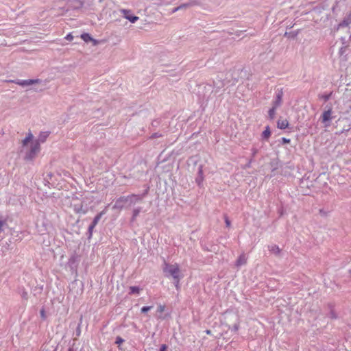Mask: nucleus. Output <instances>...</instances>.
<instances>
[{
  "label": "nucleus",
  "instance_id": "1",
  "mask_svg": "<svg viewBox=\"0 0 351 351\" xmlns=\"http://www.w3.org/2000/svg\"><path fill=\"white\" fill-rule=\"evenodd\" d=\"M147 191L141 195L132 194L128 196H121L117 199L115 204H114L113 209H122L124 207L125 204H128V206L136 204L138 202H142L143 197L147 194Z\"/></svg>",
  "mask_w": 351,
  "mask_h": 351
},
{
  "label": "nucleus",
  "instance_id": "2",
  "mask_svg": "<svg viewBox=\"0 0 351 351\" xmlns=\"http://www.w3.org/2000/svg\"><path fill=\"white\" fill-rule=\"evenodd\" d=\"M197 95L199 100L202 102H208L211 99V95L214 92L213 87L210 84H200L197 86Z\"/></svg>",
  "mask_w": 351,
  "mask_h": 351
},
{
  "label": "nucleus",
  "instance_id": "3",
  "mask_svg": "<svg viewBox=\"0 0 351 351\" xmlns=\"http://www.w3.org/2000/svg\"><path fill=\"white\" fill-rule=\"evenodd\" d=\"M163 272L166 277H172L177 279L180 276V269L177 264L171 265L167 263H164Z\"/></svg>",
  "mask_w": 351,
  "mask_h": 351
},
{
  "label": "nucleus",
  "instance_id": "4",
  "mask_svg": "<svg viewBox=\"0 0 351 351\" xmlns=\"http://www.w3.org/2000/svg\"><path fill=\"white\" fill-rule=\"evenodd\" d=\"M40 151V144L38 142H34L31 144V147L29 151L26 152L25 159L27 160H32Z\"/></svg>",
  "mask_w": 351,
  "mask_h": 351
},
{
  "label": "nucleus",
  "instance_id": "5",
  "mask_svg": "<svg viewBox=\"0 0 351 351\" xmlns=\"http://www.w3.org/2000/svg\"><path fill=\"white\" fill-rule=\"evenodd\" d=\"M240 69H234L232 71H230L226 74V80H227V83L231 84L232 85L237 83L239 80V72Z\"/></svg>",
  "mask_w": 351,
  "mask_h": 351
},
{
  "label": "nucleus",
  "instance_id": "6",
  "mask_svg": "<svg viewBox=\"0 0 351 351\" xmlns=\"http://www.w3.org/2000/svg\"><path fill=\"white\" fill-rule=\"evenodd\" d=\"M11 82L15 83L16 84H18L19 86H21L23 87L28 86L30 85H33L34 84H38L41 82V80L40 79H35V80H11Z\"/></svg>",
  "mask_w": 351,
  "mask_h": 351
},
{
  "label": "nucleus",
  "instance_id": "7",
  "mask_svg": "<svg viewBox=\"0 0 351 351\" xmlns=\"http://www.w3.org/2000/svg\"><path fill=\"white\" fill-rule=\"evenodd\" d=\"M227 80L223 79V76L217 75V81L213 82V90L215 93L219 92V90L222 88L226 84H228Z\"/></svg>",
  "mask_w": 351,
  "mask_h": 351
},
{
  "label": "nucleus",
  "instance_id": "8",
  "mask_svg": "<svg viewBox=\"0 0 351 351\" xmlns=\"http://www.w3.org/2000/svg\"><path fill=\"white\" fill-rule=\"evenodd\" d=\"M67 10H77L82 8L84 5V2L81 0H69L66 3Z\"/></svg>",
  "mask_w": 351,
  "mask_h": 351
},
{
  "label": "nucleus",
  "instance_id": "9",
  "mask_svg": "<svg viewBox=\"0 0 351 351\" xmlns=\"http://www.w3.org/2000/svg\"><path fill=\"white\" fill-rule=\"evenodd\" d=\"M326 108L327 110H325L324 112L322 114V122L326 123L329 121H330L332 119L335 118L334 116H332V110L331 107H328V106H326Z\"/></svg>",
  "mask_w": 351,
  "mask_h": 351
},
{
  "label": "nucleus",
  "instance_id": "10",
  "mask_svg": "<svg viewBox=\"0 0 351 351\" xmlns=\"http://www.w3.org/2000/svg\"><path fill=\"white\" fill-rule=\"evenodd\" d=\"M282 97H283L282 88L278 89L276 93L275 99L272 101V106H274V108H278L282 105Z\"/></svg>",
  "mask_w": 351,
  "mask_h": 351
},
{
  "label": "nucleus",
  "instance_id": "11",
  "mask_svg": "<svg viewBox=\"0 0 351 351\" xmlns=\"http://www.w3.org/2000/svg\"><path fill=\"white\" fill-rule=\"evenodd\" d=\"M121 12L123 14L124 18L128 19L132 23H134L136 21L138 20V17L134 15L132 13L131 10L123 9L121 10Z\"/></svg>",
  "mask_w": 351,
  "mask_h": 351
},
{
  "label": "nucleus",
  "instance_id": "12",
  "mask_svg": "<svg viewBox=\"0 0 351 351\" xmlns=\"http://www.w3.org/2000/svg\"><path fill=\"white\" fill-rule=\"evenodd\" d=\"M204 179V173H203V167H202V165H199L198 167L197 175L195 178V182L199 187L202 186V183H203Z\"/></svg>",
  "mask_w": 351,
  "mask_h": 351
},
{
  "label": "nucleus",
  "instance_id": "13",
  "mask_svg": "<svg viewBox=\"0 0 351 351\" xmlns=\"http://www.w3.org/2000/svg\"><path fill=\"white\" fill-rule=\"evenodd\" d=\"M269 250L276 256H280L281 250L277 245H272L268 246Z\"/></svg>",
  "mask_w": 351,
  "mask_h": 351
},
{
  "label": "nucleus",
  "instance_id": "14",
  "mask_svg": "<svg viewBox=\"0 0 351 351\" xmlns=\"http://www.w3.org/2000/svg\"><path fill=\"white\" fill-rule=\"evenodd\" d=\"M106 213L105 210L101 211L93 219V221L91 222L90 225L93 226H96L97 224L99 223L100 219H101L102 216Z\"/></svg>",
  "mask_w": 351,
  "mask_h": 351
},
{
  "label": "nucleus",
  "instance_id": "15",
  "mask_svg": "<svg viewBox=\"0 0 351 351\" xmlns=\"http://www.w3.org/2000/svg\"><path fill=\"white\" fill-rule=\"evenodd\" d=\"M49 133H50L49 132H41L39 134L38 139L36 142H38L39 143L45 142L46 139L47 138V137L49 135Z\"/></svg>",
  "mask_w": 351,
  "mask_h": 351
},
{
  "label": "nucleus",
  "instance_id": "16",
  "mask_svg": "<svg viewBox=\"0 0 351 351\" xmlns=\"http://www.w3.org/2000/svg\"><path fill=\"white\" fill-rule=\"evenodd\" d=\"M271 136V130L269 125L265 127V130L262 132L261 137L263 140L267 141Z\"/></svg>",
  "mask_w": 351,
  "mask_h": 351
},
{
  "label": "nucleus",
  "instance_id": "17",
  "mask_svg": "<svg viewBox=\"0 0 351 351\" xmlns=\"http://www.w3.org/2000/svg\"><path fill=\"white\" fill-rule=\"evenodd\" d=\"M289 122L287 119L285 120H278L277 122V127L279 129L285 130L289 127Z\"/></svg>",
  "mask_w": 351,
  "mask_h": 351
},
{
  "label": "nucleus",
  "instance_id": "18",
  "mask_svg": "<svg viewBox=\"0 0 351 351\" xmlns=\"http://www.w3.org/2000/svg\"><path fill=\"white\" fill-rule=\"evenodd\" d=\"M142 208L141 207H137L133 210L132 212V216L131 217L130 222H134L136 217L138 216L139 213L141 212Z\"/></svg>",
  "mask_w": 351,
  "mask_h": 351
},
{
  "label": "nucleus",
  "instance_id": "19",
  "mask_svg": "<svg viewBox=\"0 0 351 351\" xmlns=\"http://www.w3.org/2000/svg\"><path fill=\"white\" fill-rule=\"evenodd\" d=\"M186 3L189 8L194 6L202 5V2L200 0H188V1H186Z\"/></svg>",
  "mask_w": 351,
  "mask_h": 351
},
{
  "label": "nucleus",
  "instance_id": "20",
  "mask_svg": "<svg viewBox=\"0 0 351 351\" xmlns=\"http://www.w3.org/2000/svg\"><path fill=\"white\" fill-rule=\"evenodd\" d=\"M81 38L85 42L88 43L93 40V37L88 33H83L81 34Z\"/></svg>",
  "mask_w": 351,
  "mask_h": 351
},
{
  "label": "nucleus",
  "instance_id": "21",
  "mask_svg": "<svg viewBox=\"0 0 351 351\" xmlns=\"http://www.w3.org/2000/svg\"><path fill=\"white\" fill-rule=\"evenodd\" d=\"M246 263V259L245 258V256L244 255H241L238 259L237 260V262H236V265L237 266H241L242 265H244Z\"/></svg>",
  "mask_w": 351,
  "mask_h": 351
},
{
  "label": "nucleus",
  "instance_id": "22",
  "mask_svg": "<svg viewBox=\"0 0 351 351\" xmlns=\"http://www.w3.org/2000/svg\"><path fill=\"white\" fill-rule=\"evenodd\" d=\"M278 108H274V106H272V107L268 111V116H269V118L272 120L274 119L275 117V115H276V110Z\"/></svg>",
  "mask_w": 351,
  "mask_h": 351
},
{
  "label": "nucleus",
  "instance_id": "23",
  "mask_svg": "<svg viewBox=\"0 0 351 351\" xmlns=\"http://www.w3.org/2000/svg\"><path fill=\"white\" fill-rule=\"evenodd\" d=\"M141 289L137 286H132L130 287V294H138Z\"/></svg>",
  "mask_w": 351,
  "mask_h": 351
},
{
  "label": "nucleus",
  "instance_id": "24",
  "mask_svg": "<svg viewBox=\"0 0 351 351\" xmlns=\"http://www.w3.org/2000/svg\"><path fill=\"white\" fill-rule=\"evenodd\" d=\"M33 139V135L31 132L28 134V135L25 137V138L23 141V145L25 146L27 145L29 142H30Z\"/></svg>",
  "mask_w": 351,
  "mask_h": 351
},
{
  "label": "nucleus",
  "instance_id": "25",
  "mask_svg": "<svg viewBox=\"0 0 351 351\" xmlns=\"http://www.w3.org/2000/svg\"><path fill=\"white\" fill-rule=\"evenodd\" d=\"M5 226H7L6 219H4L2 217H0V233L3 232Z\"/></svg>",
  "mask_w": 351,
  "mask_h": 351
},
{
  "label": "nucleus",
  "instance_id": "26",
  "mask_svg": "<svg viewBox=\"0 0 351 351\" xmlns=\"http://www.w3.org/2000/svg\"><path fill=\"white\" fill-rule=\"evenodd\" d=\"M351 22H350L349 19L347 18H345L339 25L338 28L343 27H347L348 26Z\"/></svg>",
  "mask_w": 351,
  "mask_h": 351
},
{
  "label": "nucleus",
  "instance_id": "27",
  "mask_svg": "<svg viewBox=\"0 0 351 351\" xmlns=\"http://www.w3.org/2000/svg\"><path fill=\"white\" fill-rule=\"evenodd\" d=\"M94 228H95V226H93L90 224L89 225L88 231L86 232L88 239H90L92 238Z\"/></svg>",
  "mask_w": 351,
  "mask_h": 351
},
{
  "label": "nucleus",
  "instance_id": "28",
  "mask_svg": "<svg viewBox=\"0 0 351 351\" xmlns=\"http://www.w3.org/2000/svg\"><path fill=\"white\" fill-rule=\"evenodd\" d=\"M298 34V31L285 32V36L293 38L297 36Z\"/></svg>",
  "mask_w": 351,
  "mask_h": 351
},
{
  "label": "nucleus",
  "instance_id": "29",
  "mask_svg": "<svg viewBox=\"0 0 351 351\" xmlns=\"http://www.w3.org/2000/svg\"><path fill=\"white\" fill-rule=\"evenodd\" d=\"M75 211L77 213H83V214H85L86 213V210H83L82 208V205H80V207H77V205L75 206Z\"/></svg>",
  "mask_w": 351,
  "mask_h": 351
},
{
  "label": "nucleus",
  "instance_id": "30",
  "mask_svg": "<svg viewBox=\"0 0 351 351\" xmlns=\"http://www.w3.org/2000/svg\"><path fill=\"white\" fill-rule=\"evenodd\" d=\"M332 93H330L328 94H323L319 95V98L323 99L325 101H327L330 99L331 97Z\"/></svg>",
  "mask_w": 351,
  "mask_h": 351
},
{
  "label": "nucleus",
  "instance_id": "31",
  "mask_svg": "<svg viewBox=\"0 0 351 351\" xmlns=\"http://www.w3.org/2000/svg\"><path fill=\"white\" fill-rule=\"evenodd\" d=\"M20 294L23 300H28L27 292L24 289H23L21 291H20Z\"/></svg>",
  "mask_w": 351,
  "mask_h": 351
},
{
  "label": "nucleus",
  "instance_id": "32",
  "mask_svg": "<svg viewBox=\"0 0 351 351\" xmlns=\"http://www.w3.org/2000/svg\"><path fill=\"white\" fill-rule=\"evenodd\" d=\"M77 257L75 256H72L69 259L68 263L71 267H72L73 265H74L76 262Z\"/></svg>",
  "mask_w": 351,
  "mask_h": 351
},
{
  "label": "nucleus",
  "instance_id": "33",
  "mask_svg": "<svg viewBox=\"0 0 351 351\" xmlns=\"http://www.w3.org/2000/svg\"><path fill=\"white\" fill-rule=\"evenodd\" d=\"M152 308V306H144L141 308V312L142 313H147L151 308Z\"/></svg>",
  "mask_w": 351,
  "mask_h": 351
},
{
  "label": "nucleus",
  "instance_id": "34",
  "mask_svg": "<svg viewBox=\"0 0 351 351\" xmlns=\"http://www.w3.org/2000/svg\"><path fill=\"white\" fill-rule=\"evenodd\" d=\"M125 340L121 337L120 336H117L116 337L115 343L120 346L122 343H123Z\"/></svg>",
  "mask_w": 351,
  "mask_h": 351
},
{
  "label": "nucleus",
  "instance_id": "35",
  "mask_svg": "<svg viewBox=\"0 0 351 351\" xmlns=\"http://www.w3.org/2000/svg\"><path fill=\"white\" fill-rule=\"evenodd\" d=\"M40 317L43 319H45L47 318L45 310L44 308H42L40 311Z\"/></svg>",
  "mask_w": 351,
  "mask_h": 351
},
{
  "label": "nucleus",
  "instance_id": "36",
  "mask_svg": "<svg viewBox=\"0 0 351 351\" xmlns=\"http://www.w3.org/2000/svg\"><path fill=\"white\" fill-rule=\"evenodd\" d=\"M173 280V284L175 285L176 289L178 290L180 289V276L178 277V278Z\"/></svg>",
  "mask_w": 351,
  "mask_h": 351
},
{
  "label": "nucleus",
  "instance_id": "37",
  "mask_svg": "<svg viewBox=\"0 0 351 351\" xmlns=\"http://www.w3.org/2000/svg\"><path fill=\"white\" fill-rule=\"evenodd\" d=\"M270 165L272 167V171L278 168V161H271Z\"/></svg>",
  "mask_w": 351,
  "mask_h": 351
},
{
  "label": "nucleus",
  "instance_id": "38",
  "mask_svg": "<svg viewBox=\"0 0 351 351\" xmlns=\"http://www.w3.org/2000/svg\"><path fill=\"white\" fill-rule=\"evenodd\" d=\"M189 8L186 2V3H182L179 5V9H180V10H186Z\"/></svg>",
  "mask_w": 351,
  "mask_h": 351
},
{
  "label": "nucleus",
  "instance_id": "39",
  "mask_svg": "<svg viewBox=\"0 0 351 351\" xmlns=\"http://www.w3.org/2000/svg\"><path fill=\"white\" fill-rule=\"evenodd\" d=\"M75 335L77 337H80L81 335V326L80 324H78L76 330H75Z\"/></svg>",
  "mask_w": 351,
  "mask_h": 351
},
{
  "label": "nucleus",
  "instance_id": "40",
  "mask_svg": "<svg viewBox=\"0 0 351 351\" xmlns=\"http://www.w3.org/2000/svg\"><path fill=\"white\" fill-rule=\"evenodd\" d=\"M162 134H160V133H158V132H156V133H154L151 138H159V137H162Z\"/></svg>",
  "mask_w": 351,
  "mask_h": 351
},
{
  "label": "nucleus",
  "instance_id": "41",
  "mask_svg": "<svg viewBox=\"0 0 351 351\" xmlns=\"http://www.w3.org/2000/svg\"><path fill=\"white\" fill-rule=\"evenodd\" d=\"M165 306L164 305H161V304H160V305L158 306L157 312H158V313H162V312L165 311Z\"/></svg>",
  "mask_w": 351,
  "mask_h": 351
},
{
  "label": "nucleus",
  "instance_id": "42",
  "mask_svg": "<svg viewBox=\"0 0 351 351\" xmlns=\"http://www.w3.org/2000/svg\"><path fill=\"white\" fill-rule=\"evenodd\" d=\"M290 141H290V139L287 138H285V137H282V138H281V143H282V144H287V143H290Z\"/></svg>",
  "mask_w": 351,
  "mask_h": 351
},
{
  "label": "nucleus",
  "instance_id": "43",
  "mask_svg": "<svg viewBox=\"0 0 351 351\" xmlns=\"http://www.w3.org/2000/svg\"><path fill=\"white\" fill-rule=\"evenodd\" d=\"M239 328V324H234L232 326V331L237 332Z\"/></svg>",
  "mask_w": 351,
  "mask_h": 351
},
{
  "label": "nucleus",
  "instance_id": "44",
  "mask_svg": "<svg viewBox=\"0 0 351 351\" xmlns=\"http://www.w3.org/2000/svg\"><path fill=\"white\" fill-rule=\"evenodd\" d=\"M168 349V346L166 344L161 345L159 351H167Z\"/></svg>",
  "mask_w": 351,
  "mask_h": 351
},
{
  "label": "nucleus",
  "instance_id": "45",
  "mask_svg": "<svg viewBox=\"0 0 351 351\" xmlns=\"http://www.w3.org/2000/svg\"><path fill=\"white\" fill-rule=\"evenodd\" d=\"M330 317L332 319H336L337 318V315H336L335 313L334 312V311L332 309L330 310Z\"/></svg>",
  "mask_w": 351,
  "mask_h": 351
},
{
  "label": "nucleus",
  "instance_id": "46",
  "mask_svg": "<svg viewBox=\"0 0 351 351\" xmlns=\"http://www.w3.org/2000/svg\"><path fill=\"white\" fill-rule=\"evenodd\" d=\"M225 223L227 227H230L231 225V222L227 217H225Z\"/></svg>",
  "mask_w": 351,
  "mask_h": 351
},
{
  "label": "nucleus",
  "instance_id": "47",
  "mask_svg": "<svg viewBox=\"0 0 351 351\" xmlns=\"http://www.w3.org/2000/svg\"><path fill=\"white\" fill-rule=\"evenodd\" d=\"M90 42L93 43V46H96V45H97L99 43V41L98 40H96V39H95L93 38V40Z\"/></svg>",
  "mask_w": 351,
  "mask_h": 351
},
{
  "label": "nucleus",
  "instance_id": "48",
  "mask_svg": "<svg viewBox=\"0 0 351 351\" xmlns=\"http://www.w3.org/2000/svg\"><path fill=\"white\" fill-rule=\"evenodd\" d=\"M252 157H254L256 154L258 153V149L256 148H252Z\"/></svg>",
  "mask_w": 351,
  "mask_h": 351
},
{
  "label": "nucleus",
  "instance_id": "49",
  "mask_svg": "<svg viewBox=\"0 0 351 351\" xmlns=\"http://www.w3.org/2000/svg\"><path fill=\"white\" fill-rule=\"evenodd\" d=\"M65 38L68 40H73V36L71 35V34H69L66 35V36L65 37Z\"/></svg>",
  "mask_w": 351,
  "mask_h": 351
},
{
  "label": "nucleus",
  "instance_id": "50",
  "mask_svg": "<svg viewBox=\"0 0 351 351\" xmlns=\"http://www.w3.org/2000/svg\"><path fill=\"white\" fill-rule=\"evenodd\" d=\"M179 10H180V9H179V6H178V7H176V8H174L172 10L171 12H172V13H174V12H177V11H179Z\"/></svg>",
  "mask_w": 351,
  "mask_h": 351
},
{
  "label": "nucleus",
  "instance_id": "51",
  "mask_svg": "<svg viewBox=\"0 0 351 351\" xmlns=\"http://www.w3.org/2000/svg\"><path fill=\"white\" fill-rule=\"evenodd\" d=\"M252 159H251V160L249 161V162L246 165V167H250V163L252 162Z\"/></svg>",
  "mask_w": 351,
  "mask_h": 351
},
{
  "label": "nucleus",
  "instance_id": "52",
  "mask_svg": "<svg viewBox=\"0 0 351 351\" xmlns=\"http://www.w3.org/2000/svg\"><path fill=\"white\" fill-rule=\"evenodd\" d=\"M319 213H320L322 215H325V212H324L322 209H320V210H319Z\"/></svg>",
  "mask_w": 351,
  "mask_h": 351
},
{
  "label": "nucleus",
  "instance_id": "53",
  "mask_svg": "<svg viewBox=\"0 0 351 351\" xmlns=\"http://www.w3.org/2000/svg\"><path fill=\"white\" fill-rule=\"evenodd\" d=\"M206 334H208V335H210V334H211V330H206Z\"/></svg>",
  "mask_w": 351,
  "mask_h": 351
},
{
  "label": "nucleus",
  "instance_id": "54",
  "mask_svg": "<svg viewBox=\"0 0 351 351\" xmlns=\"http://www.w3.org/2000/svg\"><path fill=\"white\" fill-rule=\"evenodd\" d=\"M68 351H75L74 350V348L73 347H70L69 349H68Z\"/></svg>",
  "mask_w": 351,
  "mask_h": 351
},
{
  "label": "nucleus",
  "instance_id": "55",
  "mask_svg": "<svg viewBox=\"0 0 351 351\" xmlns=\"http://www.w3.org/2000/svg\"><path fill=\"white\" fill-rule=\"evenodd\" d=\"M80 351H84V350L83 348H82Z\"/></svg>",
  "mask_w": 351,
  "mask_h": 351
},
{
  "label": "nucleus",
  "instance_id": "56",
  "mask_svg": "<svg viewBox=\"0 0 351 351\" xmlns=\"http://www.w3.org/2000/svg\"><path fill=\"white\" fill-rule=\"evenodd\" d=\"M349 273L351 274V269L349 270Z\"/></svg>",
  "mask_w": 351,
  "mask_h": 351
}]
</instances>
